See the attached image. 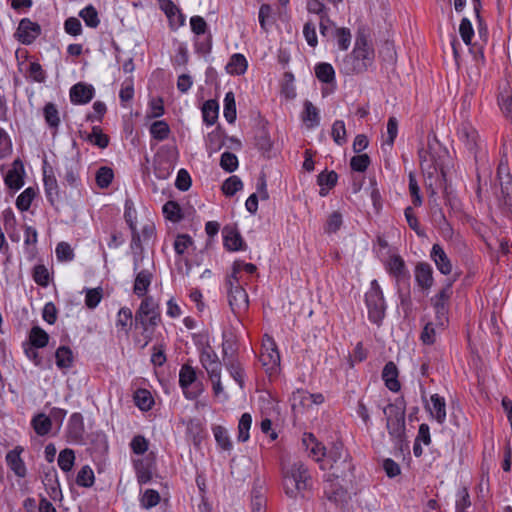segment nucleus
I'll return each instance as SVG.
<instances>
[{"label":"nucleus","instance_id":"nucleus-22","mask_svg":"<svg viewBox=\"0 0 512 512\" xmlns=\"http://www.w3.org/2000/svg\"><path fill=\"white\" fill-rule=\"evenodd\" d=\"M353 52L355 53L356 58L358 57L360 62H364V64H366L367 70L374 60V51L369 46L368 41L364 35L357 36Z\"/></svg>","mask_w":512,"mask_h":512},{"label":"nucleus","instance_id":"nucleus-8","mask_svg":"<svg viewBox=\"0 0 512 512\" xmlns=\"http://www.w3.org/2000/svg\"><path fill=\"white\" fill-rule=\"evenodd\" d=\"M457 280V276L448 278L443 288L431 299L438 318H444L448 313L449 300L452 295L453 283Z\"/></svg>","mask_w":512,"mask_h":512},{"label":"nucleus","instance_id":"nucleus-29","mask_svg":"<svg viewBox=\"0 0 512 512\" xmlns=\"http://www.w3.org/2000/svg\"><path fill=\"white\" fill-rule=\"evenodd\" d=\"M431 406L428 410L431 416L439 423L443 424L446 420V403L444 397L439 394H433L430 397Z\"/></svg>","mask_w":512,"mask_h":512},{"label":"nucleus","instance_id":"nucleus-33","mask_svg":"<svg viewBox=\"0 0 512 512\" xmlns=\"http://www.w3.org/2000/svg\"><path fill=\"white\" fill-rule=\"evenodd\" d=\"M132 323L133 315L131 309L128 307H122L118 311L115 323L118 333L123 332L127 336L129 332V327L132 325Z\"/></svg>","mask_w":512,"mask_h":512},{"label":"nucleus","instance_id":"nucleus-25","mask_svg":"<svg viewBox=\"0 0 512 512\" xmlns=\"http://www.w3.org/2000/svg\"><path fill=\"white\" fill-rule=\"evenodd\" d=\"M223 362L231 377L239 384L241 388L244 387V370L239 361L231 354L227 356V349L224 346Z\"/></svg>","mask_w":512,"mask_h":512},{"label":"nucleus","instance_id":"nucleus-7","mask_svg":"<svg viewBox=\"0 0 512 512\" xmlns=\"http://www.w3.org/2000/svg\"><path fill=\"white\" fill-rule=\"evenodd\" d=\"M81 170V157L79 151L71 157H66L64 160V172L60 176L72 188H78L81 184L80 179Z\"/></svg>","mask_w":512,"mask_h":512},{"label":"nucleus","instance_id":"nucleus-63","mask_svg":"<svg viewBox=\"0 0 512 512\" xmlns=\"http://www.w3.org/2000/svg\"><path fill=\"white\" fill-rule=\"evenodd\" d=\"M333 38L337 39V45L339 49L346 51L350 46L352 38L350 29L341 27L335 30V36Z\"/></svg>","mask_w":512,"mask_h":512},{"label":"nucleus","instance_id":"nucleus-6","mask_svg":"<svg viewBox=\"0 0 512 512\" xmlns=\"http://www.w3.org/2000/svg\"><path fill=\"white\" fill-rule=\"evenodd\" d=\"M365 302L368 309L369 320L380 325L385 317L386 306L383 292L377 280L371 282L370 289L365 294Z\"/></svg>","mask_w":512,"mask_h":512},{"label":"nucleus","instance_id":"nucleus-2","mask_svg":"<svg viewBox=\"0 0 512 512\" xmlns=\"http://www.w3.org/2000/svg\"><path fill=\"white\" fill-rule=\"evenodd\" d=\"M497 183L493 186V193L497 207L506 216L512 217V176L507 161L501 160L497 168Z\"/></svg>","mask_w":512,"mask_h":512},{"label":"nucleus","instance_id":"nucleus-38","mask_svg":"<svg viewBox=\"0 0 512 512\" xmlns=\"http://www.w3.org/2000/svg\"><path fill=\"white\" fill-rule=\"evenodd\" d=\"M225 145L224 131L217 127L207 135V148L210 152H217Z\"/></svg>","mask_w":512,"mask_h":512},{"label":"nucleus","instance_id":"nucleus-50","mask_svg":"<svg viewBox=\"0 0 512 512\" xmlns=\"http://www.w3.org/2000/svg\"><path fill=\"white\" fill-rule=\"evenodd\" d=\"M242 188L243 182L241 181V179L238 176L233 175L223 182L221 190L226 196L231 197L235 195L238 191L242 190Z\"/></svg>","mask_w":512,"mask_h":512},{"label":"nucleus","instance_id":"nucleus-34","mask_svg":"<svg viewBox=\"0 0 512 512\" xmlns=\"http://www.w3.org/2000/svg\"><path fill=\"white\" fill-rule=\"evenodd\" d=\"M302 120L304 123H306L308 128H314L320 123L319 110L312 104V102L308 100H306L304 103Z\"/></svg>","mask_w":512,"mask_h":512},{"label":"nucleus","instance_id":"nucleus-19","mask_svg":"<svg viewBox=\"0 0 512 512\" xmlns=\"http://www.w3.org/2000/svg\"><path fill=\"white\" fill-rule=\"evenodd\" d=\"M387 270L397 282H409L410 275L400 255H393L387 262Z\"/></svg>","mask_w":512,"mask_h":512},{"label":"nucleus","instance_id":"nucleus-44","mask_svg":"<svg viewBox=\"0 0 512 512\" xmlns=\"http://www.w3.org/2000/svg\"><path fill=\"white\" fill-rule=\"evenodd\" d=\"M203 426L199 419L192 418L186 422V434L196 445L202 438Z\"/></svg>","mask_w":512,"mask_h":512},{"label":"nucleus","instance_id":"nucleus-17","mask_svg":"<svg viewBox=\"0 0 512 512\" xmlns=\"http://www.w3.org/2000/svg\"><path fill=\"white\" fill-rule=\"evenodd\" d=\"M23 175V163L20 159H15L12 163V168L4 177L5 185L12 190H19L24 185Z\"/></svg>","mask_w":512,"mask_h":512},{"label":"nucleus","instance_id":"nucleus-14","mask_svg":"<svg viewBox=\"0 0 512 512\" xmlns=\"http://www.w3.org/2000/svg\"><path fill=\"white\" fill-rule=\"evenodd\" d=\"M160 321V315L150 316L148 320L145 321H135V325L140 326L142 328L141 336L143 338V342L140 338H135V342L137 344H140L141 349L147 347V345L152 341L155 329L160 323Z\"/></svg>","mask_w":512,"mask_h":512},{"label":"nucleus","instance_id":"nucleus-48","mask_svg":"<svg viewBox=\"0 0 512 512\" xmlns=\"http://www.w3.org/2000/svg\"><path fill=\"white\" fill-rule=\"evenodd\" d=\"M58 466L64 472L72 470L75 462V453L72 449L66 448L60 451L58 456Z\"/></svg>","mask_w":512,"mask_h":512},{"label":"nucleus","instance_id":"nucleus-30","mask_svg":"<svg viewBox=\"0 0 512 512\" xmlns=\"http://www.w3.org/2000/svg\"><path fill=\"white\" fill-rule=\"evenodd\" d=\"M158 305L151 296H146L135 313L134 321H145L150 316L160 315L157 311Z\"/></svg>","mask_w":512,"mask_h":512},{"label":"nucleus","instance_id":"nucleus-11","mask_svg":"<svg viewBox=\"0 0 512 512\" xmlns=\"http://www.w3.org/2000/svg\"><path fill=\"white\" fill-rule=\"evenodd\" d=\"M228 289V302L234 314H240L248 309L249 300L246 290L242 286H233Z\"/></svg>","mask_w":512,"mask_h":512},{"label":"nucleus","instance_id":"nucleus-64","mask_svg":"<svg viewBox=\"0 0 512 512\" xmlns=\"http://www.w3.org/2000/svg\"><path fill=\"white\" fill-rule=\"evenodd\" d=\"M498 103L505 117L512 122V96L508 93H501L498 96Z\"/></svg>","mask_w":512,"mask_h":512},{"label":"nucleus","instance_id":"nucleus-37","mask_svg":"<svg viewBox=\"0 0 512 512\" xmlns=\"http://www.w3.org/2000/svg\"><path fill=\"white\" fill-rule=\"evenodd\" d=\"M219 105L216 100L210 99L202 106L203 121L207 125H213L218 119Z\"/></svg>","mask_w":512,"mask_h":512},{"label":"nucleus","instance_id":"nucleus-24","mask_svg":"<svg viewBox=\"0 0 512 512\" xmlns=\"http://www.w3.org/2000/svg\"><path fill=\"white\" fill-rule=\"evenodd\" d=\"M84 432L85 427L82 414L78 412L73 413L68 421V437L75 442H80L83 439Z\"/></svg>","mask_w":512,"mask_h":512},{"label":"nucleus","instance_id":"nucleus-21","mask_svg":"<svg viewBox=\"0 0 512 512\" xmlns=\"http://www.w3.org/2000/svg\"><path fill=\"white\" fill-rule=\"evenodd\" d=\"M302 444L315 461L320 462L326 456V447L312 433L303 434Z\"/></svg>","mask_w":512,"mask_h":512},{"label":"nucleus","instance_id":"nucleus-31","mask_svg":"<svg viewBox=\"0 0 512 512\" xmlns=\"http://www.w3.org/2000/svg\"><path fill=\"white\" fill-rule=\"evenodd\" d=\"M153 275L149 270H141L137 273L134 281L133 292L138 297H144L151 284Z\"/></svg>","mask_w":512,"mask_h":512},{"label":"nucleus","instance_id":"nucleus-62","mask_svg":"<svg viewBox=\"0 0 512 512\" xmlns=\"http://www.w3.org/2000/svg\"><path fill=\"white\" fill-rule=\"evenodd\" d=\"M134 466L139 484H146L152 479V471L148 464H145L143 461H137Z\"/></svg>","mask_w":512,"mask_h":512},{"label":"nucleus","instance_id":"nucleus-60","mask_svg":"<svg viewBox=\"0 0 512 512\" xmlns=\"http://www.w3.org/2000/svg\"><path fill=\"white\" fill-rule=\"evenodd\" d=\"M26 77L34 82L43 83L46 79V73L38 62H31L26 71Z\"/></svg>","mask_w":512,"mask_h":512},{"label":"nucleus","instance_id":"nucleus-23","mask_svg":"<svg viewBox=\"0 0 512 512\" xmlns=\"http://www.w3.org/2000/svg\"><path fill=\"white\" fill-rule=\"evenodd\" d=\"M22 452L23 448L16 446L6 454L7 465L20 478H24L27 473L25 463L20 456Z\"/></svg>","mask_w":512,"mask_h":512},{"label":"nucleus","instance_id":"nucleus-46","mask_svg":"<svg viewBox=\"0 0 512 512\" xmlns=\"http://www.w3.org/2000/svg\"><path fill=\"white\" fill-rule=\"evenodd\" d=\"M223 115L230 124H233L236 120L235 96L231 91L225 94Z\"/></svg>","mask_w":512,"mask_h":512},{"label":"nucleus","instance_id":"nucleus-3","mask_svg":"<svg viewBox=\"0 0 512 512\" xmlns=\"http://www.w3.org/2000/svg\"><path fill=\"white\" fill-rule=\"evenodd\" d=\"M386 418V428L392 439L402 442L405 436L406 403L403 397H399L394 403L383 408Z\"/></svg>","mask_w":512,"mask_h":512},{"label":"nucleus","instance_id":"nucleus-32","mask_svg":"<svg viewBox=\"0 0 512 512\" xmlns=\"http://www.w3.org/2000/svg\"><path fill=\"white\" fill-rule=\"evenodd\" d=\"M248 67L247 60L243 54L235 53L230 57L226 70L231 75H242Z\"/></svg>","mask_w":512,"mask_h":512},{"label":"nucleus","instance_id":"nucleus-47","mask_svg":"<svg viewBox=\"0 0 512 512\" xmlns=\"http://www.w3.org/2000/svg\"><path fill=\"white\" fill-rule=\"evenodd\" d=\"M79 16L83 19L86 26L97 28L100 24L98 12L93 5H88L79 12Z\"/></svg>","mask_w":512,"mask_h":512},{"label":"nucleus","instance_id":"nucleus-39","mask_svg":"<svg viewBox=\"0 0 512 512\" xmlns=\"http://www.w3.org/2000/svg\"><path fill=\"white\" fill-rule=\"evenodd\" d=\"M29 341L34 348H44L49 342V335L41 327L34 326L30 330Z\"/></svg>","mask_w":512,"mask_h":512},{"label":"nucleus","instance_id":"nucleus-45","mask_svg":"<svg viewBox=\"0 0 512 512\" xmlns=\"http://www.w3.org/2000/svg\"><path fill=\"white\" fill-rule=\"evenodd\" d=\"M86 140L95 146L104 149L109 145L110 138L104 134L100 126H93L90 134L86 136Z\"/></svg>","mask_w":512,"mask_h":512},{"label":"nucleus","instance_id":"nucleus-36","mask_svg":"<svg viewBox=\"0 0 512 512\" xmlns=\"http://www.w3.org/2000/svg\"><path fill=\"white\" fill-rule=\"evenodd\" d=\"M43 116L49 128L57 131L60 125V117L59 111L54 103L48 102L45 104L43 108Z\"/></svg>","mask_w":512,"mask_h":512},{"label":"nucleus","instance_id":"nucleus-20","mask_svg":"<svg viewBox=\"0 0 512 512\" xmlns=\"http://www.w3.org/2000/svg\"><path fill=\"white\" fill-rule=\"evenodd\" d=\"M415 281L422 290H428L433 286V269L427 262H419L415 267Z\"/></svg>","mask_w":512,"mask_h":512},{"label":"nucleus","instance_id":"nucleus-26","mask_svg":"<svg viewBox=\"0 0 512 512\" xmlns=\"http://www.w3.org/2000/svg\"><path fill=\"white\" fill-rule=\"evenodd\" d=\"M398 374V368L392 361L387 362L382 370V379L385 382V386L392 392H398L401 388Z\"/></svg>","mask_w":512,"mask_h":512},{"label":"nucleus","instance_id":"nucleus-52","mask_svg":"<svg viewBox=\"0 0 512 512\" xmlns=\"http://www.w3.org/2000/svg\"><path fill=\"white\" fill-rule=\"evenodd\" d=\"M36 196V190L33 187L26 188L16 199V207L20 211H27Z\"/></svg>","mask_w":512,"mask_h":512},{"label":"nucleus","instance_id":"nucleus-35","mask_svg":"<svg viewBox=\"0 0 512 512\" xmlns=\"http://www.w3.org/2000/svg\"><path fill=\"white\" fill-rule=\"evenodd\" d=\"M31 425L37 435L44 436L50 432L52 421L46 414L39 413L32 418Z\"/></svg>","mask_w":512,"mask_h":512},{"label":"nucleus","instance_id":"nucleus-42","mask_svg":"<svg viewBox=\"0 0 512 512\" xmlns=\"http://www.w3.org/2000/svg\"><path fill=\"white\" fill-rule=\"evenodd\" d=\"M135 405L142 411H148L154 404L152 394L147 389H138L134 394Z\"/></svg>","mask_w":512,"mask_h":512},{"label":"nucleus","instance_id":"nucleus-28","mask_svg":"<svg viewBox=\"0 0 512 512\" xmlns=\"http://www.w3.org/2000/svg\"><path fill=\"white\" fill-rule=\"evenodd\" d=\"M43 182L46 198L52 206H55V203L60 198L59 185L55 175L53 173L48 175L46 170H44Z\"/></svg>","mask_w":512,"mask_h":512},{"label":"nucleus","instance_id":"nucleus-49","mask_svg":"<svg viewBox=\"0 0 512 512\" xmlns=\"http://www.w3.org/2000/svg\"><path fill=\"white\" fill-rule=\"evenodd\" d=\"M446 176L441 178L425 177V187L429 192V198H434L437 194V189L442 188L447 192Z\"/></svg>","mask_w":512,"mask_h":512},{"label":"nucleus","instance_id":"nucleus-18","mask_svg":"<svg viewBox=\"0 0 512 512\" xmlns=\"http://www.w3.org/2000/svg\"><path fill=\"white\" fill-rule=\"evenodd\" d=\"M430 258L443 275H449L452 272L451 260L440 244L436 243L432 246Z\"/></svg>","mask_w":512,"mask_h":512},{"label":"nucleus","instance_id":"nucleus-51","mask_svg":"<svg viewBox=\"0 0 512 512\" xmlns=\"http://www.w3.org/2000/svg\"><path fill=\"white\" fill-rule=\"evenodd\" d=\"M114 178L113 170L110 167L102 166L96 172V184L99 188L105 189L110 186Z\"/></svg>","mask_w":512,"mask_h":512},{"label":"nucleus","instance_id":"nucleus-12","mask_svg":"<svg viewBox=\"0 0 512 512\" xmlns=\"http://www.w3.org/2000/svg\"><path fill=\"white\" fill-rule=\"evenodd\" d=\"M196 379L197 375L195 369L189 363L183 364L179 372V385L182 388L185 397L189 400H194L199 395L198 392L189 390V387L196 381Z\"/></svg>","mask_w":512,"mask_h":512},{"label":"nucleus","instance_id":"nucleus-16","mask_svg":"<svg viewBox=\"0 0 512 512\" xmlns=\"http://www.w3.org/2000/svg\"><path fill=\"white\" fill-rule=\"evenodd\" d=\"M95 94V89L92 85L79 82L73 85L70 89V100L73 104H87Z\"/></svg>","mask_w":512,"mask_h":512},{"label":"nucleus","instance_id":"nucleus-53","mask_svg":"<svg viewBox=\"0 0 512 512\" xmlns=\"http://www.w3.org/2000/svg\"><path fill=\"white\" fill-rule=\"evenodd\" d=\"M331 136L333 141L339 146H342L347 142V133L344 121L336 120L332 124Z\"/></svg>","mask_w":512,"mask_h":512},{"label":"nucleus","instance_id":"nucleus-15","mask_svg":"<svg viewBox=\"0 0 512 512\" xmlns=\"http://www.w3.org/2000/svg\"><path fill=\"white\" fill-rule=\"evenodd\" d=\"M42 482L46 488L48 496L53 501H61L63 498L60 483L58 480L57 470L54 467H49L44 472Z\"/></svg>","mask_w":512,"mask_h":512},{"label":"nucleus","instance_id":"nucleus-40","mask_svg":"<svg viewBox=\"0 0 512 512\" xmlns=\"http://www.w3.org/2000/svg\"><path fill=\"white\" fill-rule=\"evenodd\" d=\"M56 365L60 369H68L73 364V352L68 346H60L55 353Z\"/></svg>","mask_w":512,"mask_h":512},{"label":"nucleus","instance_id":"nucleus-56","mask_svg":"<svg viewBox=\"0 0 512 512\" xmlns=\"http://www.w3.org/2000/svg\"><path fill=\"white\" fill-rule=\"evenodd\" d=\"M94 472L90 466H83L77 473L76 484L81 487H91L94 484Z\"/></svg>","mask_w":512,"mask_h":512},{"label":"nucleus","instance_id":"nucleus-1","mask_svg":"<svg viewBox=\"0 0 512 512\" xmlns=\"http://www.w3.org/2000/svg\"><path fill=\"white\" fill-rule=\"evenodd\" d=\"M283 487L289 498L304 497V492L311 488V476L306 465L297 461L283 470Z\"/></svg>","mask_w":512,"mask_h":512},{"label":"nucleus","instance_id":"nucleus-10","mask_svg":"<svg viewBox=\"0 0 512 512\" xmlns=\"http://www.w3.org/2000/svg\"><path fill=\"white\" fill-rule=\"evenodd\" d=\"M259 360L267 372L274 371L280 365V354L272 339H268V344H263Z\"/></svg>","mask_w":512,"mask_h":512},{"label":"nucleus","instance_id":"nucleus-27","mask_svg":"<svg viewBox=\"0 0 512 512\" xmlns=\"http://www.w3.org/2000/svg\"><path fill=\"white\" fill-rule=\"evenodd\" d=\"M340 67L341 71L346 75L359 74L366 71V64L360 62L353 51L342 59Z\"/></svg>","mask_w":512,"mask_h":512},{"label":"nucleus","instance_id":"nucleus-54","mask_svg":"<svg viewBox=\"0 0 512 512\" xmlns=\"http://www.w3.org/2000/svg\"><path fill=\"white\" fill-rule=\"evenodd\" d=\"M252 424V417L249 413H243L238 423V441L246 442L249 440V430Z\"/></svg>","mask_w":512,"mask_h":512},{"label":"nucleus","instance_id":"nucleus-5","mask_svg":"<svg viewBox=\"0 0 512 512\" xmlns=\"http://www.w3.org/2000/svg\"><path fill=\"white\" fill-rule=\"evenodd\" d=\"M420 164L422 160L429 161L431 166L440 168L442 176L445 177L446 169L450 162V156L446 148H444L435 135L433 139L428 137L427 147H422L418 150Z\"/></svg>","mask_w":512,"mask_h":512},{"label":"nucleus","instance_id":"nucleus-43","mask_svg":"<svg viewBox=\"0 0 512 512\" xmlns=\"http://www.w3.org/2000/svg\"><path fill=\"white\" fill-rule=\"evenodd\" d=\"M460 138L465 142L467 149L471 152H475L477 148L478 134L475 129L469 126H462L459 130Z\"/></svg>","mask_w":512,"mask_h":512},{"label":"nucleus","instance_id":"nucleus-58","mask_svg":"<svg viewBox=\"0 0 512 512\" xmlns=\"http://www.w3.org/2000/svg\"><path fill=\"white\" fill-rule=\"evenodd\" d=\"M165 217L173 222H178L182 219L181 207L175 201H168L162 208Z\"/></svg>","mask_w":512,"mask_h":512},{"label":"nucleus","instance_id":"nucleus-9","mask_svg":"<svg viewBox=\"0 0 512 512\" xmlns=\"http://www.w3.org/2000/svg\"><path fill=\"white\" fill-rule=\"evenodd\" d=\"M41 34V26L31 21L29 18H23L18 25L15 36L17 40L24 44L29 45Z\"/></svg>","mask_w":512,"mask_h":512},{"label":"nucleus","instance_id":"nucleus-55","mask_svg":"<svg viewBox=\"0 0 512 512\" xmlns=\"http://www.w3.org/2000/svg\"><path fill=\"white\" fill-rule=\"evenodd\" d=\"M150 133L154 139L163 141L168 138L170 128L164 120H158L152 123Z\"/></svg>","mask_w":512,"mask_h":512},{"label":"nucleus","instance_id":"nucleus-41","mask_svg":"<svg viewBox=\"0 0 512 512\" xmlns=\"http://www.w3.org/2000/svg\"><path fill=\"white\" fill-rule=\"evenodd\" d=\"M315 75L323 83L330 84L335 81V71L331 64L322 62L315 66Z\"/></svg>","mask_w":512,"mask_h":512},{"label":"nucleus","instance_id":"nucleus-57","mask_svg":"<svg viewBox=\"0 0 512 512\" xmlns=\"http://www.w3.org/2000/svg\"><path fill=\"white\" fill-rule=\"evenodd\" d=\"M213 434L215 437V440L217 444L223 449V450H231L232 449V442L230 441V437L228 435L227 430L220 425H217L213 428Z\"/></svg>","mask_w":512,"mask_h":512},{"label":"nucleus","instance_id":"nucleus-13","mask_svg":"<svg viewBox=\"0 0 512 512\" xmlns=\"http://www.w3.org/2000/svg\"><path fill=\"white\" fill-rule=\"evenodd\" d=\"M222 235L223 245L228 251L246 250L247 245L235 226L226 225L222 230Z\"/></svg>","mask_w":512,"mask_h":512},{"label":"nucleus","instance_id":"nucleus-61","mask_svg":"<svg viewBox=\"0 0 512 512\" xmlns=\"http://www.w3.org/2000/svg\"><path fill=\"white\" fill-rule=\"evenodd\" d=\"M160 494L154 489H147L140 498L141 507L150 509L157 506L160 502Z\"/></svg>","mask_w":512,"mask_h":512},{"label":"nucleus","instance_id":"nucleus-4","mask_svg":"<svg viewBox=\"0 0 512 512\" xmlns=\"http://www.w3.org/2000/svg\"><path fill=\"white\" fill-rule=\"evenodd\" d=\"M325 458V463L320 467L325 469L328 466L331 476L335 479L344 478L353 470L351 457L342 443H333L328 452L326 451Z\"/></svg>","mask_w":512,"mask_h":512},{"label":"nucleus","instance_id":"nucleus-59","mask_svg":"<svg viewBox=\"0 0 512 512\" xmlns=\"http://www.w3.org/2000/svg\"><path fill=\"white\" fill-rule=\"evenodd\" d=\"M85 292H86L85 305L89 309H95L103 297V289L101 287L92 288V289L87 288V289H85Z\"/></svg>","mask_w":512,"mask_h":512}]
</instances>
